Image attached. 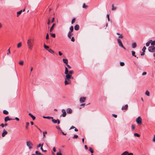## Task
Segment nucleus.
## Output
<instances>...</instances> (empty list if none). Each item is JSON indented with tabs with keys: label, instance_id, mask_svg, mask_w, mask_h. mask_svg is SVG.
<instances>
[{
	"label": "nucleus",
	"instance_id": "3",
	"mask_svg": "<svg viewBox=\"0 0 155 155\" xmlns=\"http://www.w3.org/2000/svg\"><path fill=\"white\" fill-rule=\"evenodd\" d=\"M117 41L119 46L124 49L126 50V48L123 46L122 41L120 38H118L117 39Z\"/></svg>",
	"mask_w": 155,
	"mask_h": 155
},
{
	"label": "nucleus",
	"instance_id": "24",
	"mask_svg": "<svg viewBox=\"0 0 155 155\" xmlns=\"http://www.w3.org/2000/svg\"><path fill=\"white\" fill-rule=\"evenodd\" d=\"M131 52L133 56L136 57L137 58H138V57H136V56L135 55V51H132Z\"/></svg>",
	"mask_w": 155,
	"mask_h": 155
},
{
	"label": "nucleus",
	"instance_id": "25",
	"mask_svg": "<svg viewBox=\"0 0 155 155\" xmlns=\"http://www.w3.org/2000/svg\"><path fill=\"white\" fill-rule=\"evenodd\" d=\"M116 9V7L114 6V5H112V8L111 10L113 11L115 10Z\"/></svg>",
	"mask_w": 155,
	"mask_h": 155
},
{
	"label": "nucleus",
	"instance_id": "54",
	"mask_svg": "<svg viewBox=\"0 0 155 155\" xmlns=\"http://www.w3.org/2000/svg\"><path fill=\"white\" fill-rule=\"evenodd\" d=\"M71 40L73 42H74L75 41V39L73 37H72L71 38Z\"/></svg>",
	"mask_w": 155,
	"mask_h": 155
},
{
	"label": "nucleus",
	"instance_id": "49",
	"mask_svg": "<svg viewBox=\"0 0 155 155\" xmlns=\"http://www.w3.org/2000/svg\"><path fill=\"white\" fill-rule=\"evenodd\" d=\"M51 22L50 20L49 19H48V21L47 22V24L48 25H50L51 24Z\"/></svg>",
	"mask_w": 155,
	"mask_h": 155
},
{
	"label": "nucleus",
	"instance_id": "17",
	"mask_svg": "<svg viewBox=\"0 0 155 155\" xmlns=\"http://www.w3.org/2000/svg\"><path fill=\"white\" fill-rule=\"evenodd\" d=\"M28 115L29 116H30L31 117H32V119L33 120H34L35 119V117L33 115H32V114H31V113H29V114H28Z\"/></svg>",
	"mask_w": 155,
	"mask_h": 155
},
{
	"label": "nucleus",
	"instance_id": "46",
	"mask_svg": "<svg viewBox=\"0 0 155 155\" xmlns=\"http://www.w3.org/2000/svg\"><path fill=\"white\" fill-rule=\"evenodd\" d=\"M46 39H49V36L48 33L46 34Z\"/></svg>",
	"mask_w": 155,
	"mask_h": 155
},
{
	"label": "nucleus",
	"instance_id": "27",
	"mask_svg": "<svg viewBox=\"0 0 155 155\" xmlns=\"http://www.w3.org/2000/svg\"><path fill=\"white\" fill-rule=\"evenodd\" d=\"M3 113L6 115H7L8 114V112L7 110H4L3 111Z\"/></svg>",
	"mask_w": 155,
	"mask_h": 155
},
{
	"label": "nucleus",
	"instance_id": "57",
	"mask_svg": "<svg viewBox=\"0 0 155 155\" xmlns=\"http://www.w3.org/2000/svg\"><path fill=\"white\" fill-rule=\"evenodd\" d=\"M61 131L62 133V134L63 135H67V133H64V132H63L62 130H61Z\"/></svg>",
	"mask_w": 155,
	"mask_h": 155
},
{
	"label": "nucleus",
	"instance_id": "28",
	"mask_svg": "<svg viewBox=\"0 0 155 155\" xmlns=\"http://www.w3.org/2000/svg\"><path fill=\"white\" fill-rule=\"evenodd\" d=\"M48 51L51 53H54V52L51 49H49Z\"/></svg>",
	"mask_w": 155,
	"mask_h": 155
},
{
	"label": "nucleus",
	"instance_id": "62",
	"mask_svg": "<svg viewBox=\"0 0 155 155\" xmlns=\"http://www.w3.org/2000/svg\"><path fill=\"white\" fill-rule=\"evenodd\" d=\"M0 126H1L2 127H4L5 125L3 124H2L0 125Z\"/></svg>",
	"mask_w": 155,
	"mask_h": 155
},
{
	"label": "nucleus",
	"instance_id": "4",
	"mask_svg": "<svg viewBox=\"0 0 155 155\" xmlns=\"http://www.w3.org/2000/svg\"><path fill=\"white\" fill-rule=\"evenodd\" d=\"M148 51L151 52H153L155 51V47L154 46H150L148 47Z\"/></svg>",
	"mask_w": 155,
	"mask_h": 155
},
{
	"label": "nucleus",
	"instance_id": "47",
	"mask_svg": "<svg viewBox=\"0 0 155 155\" xmlns=\"http://www.w3.org/2000/svg\"><path fill=\"white\" fill-rule=\"evenodd\" d=\"M120 64L121 66H123L124 65V63L123 62H120Z\"/></svg>",
	"mask_w": 155,
	"mask_h": 155
},
{
	"label": "nucleus",
	"instance_id": "31",
	"mask_svg": "<svg viewBox=\"0 0 155 155\" xmlns=\"http://www.w3.org/2000/svg\"><path fill=\"white\" fill-rule=\"evenodd\" d=\"M29 125V123L28 122H27L25 123V127L26 128L28 129V126Z\"/></svg>",
	"mask_w": 155,
	"mask_h": 155
},
{
	"label": "nucleus",
	"instance_id": "20",
	"mask_svg": "<svg viewBox=\"0 0 155 155\" xmlns=\"http://www.w3.org/2000/svg\"><path fill=\"white\" fill-rule=\"evenodd\" d=\"M43 118H46V119H53V117H49V116H47V117L43 116Z\"/></svg>",
	"mask_w": 155,
	"mask_h": 155
},
{
	"label": "nucleus",
	"instance_id": "29",
	"mask_svg": "<svg viewBox=\"0 0 155 155\" xmlns=\"http://www.w3.org/2000/svg\"><path fill=\"white\" fill-rule=\"evenodd\" d=\"M151 44L152 45V46H154L155 45V41H151L150 42Z\"/></svg>",
	"mask_w": 155,
	"mask_h": 155
},
{
	"label": "nucleus",
	"instance_id": "10",
	"mask_svg": "<svg viewBox=\"0 0 155 155\" xmlns=\"http://www.w3.org/2000/svg\"><path fill=\"white\" fill-rule=\"evenodd\" d=\"M68 114H71L72 112V110L70 108H68L66 110Z\"/></svg>",
	"mask_w": 155,
	"mask_h": 155
},
{
	"label": "nucleus",
	"instance_id": "45",
	"mask_svg": "<svg viewBox=\"0 0 155 155\" xmlns=\"http://www.w3.org/2000/svg\"><path fill=\"white\" fill-rule=\"evenodd\" d=\"M10 48H9L8 50V52L7 53V54L8 55H9V54H10Z\"/></svg>",
	"mask_w": 155,
	"mask_h": 155
},
{
	"label": "nucleus",
	"instance_id": "7",
	"mask_svg": "<svg viewBox=\"0 0 155 155\" xmlns=\"http://www.w3.org/2000/svg\"><path fill=\"white\" fill-rule=\"evenodd\" d=\"M86 100V98L84 97H81L80 98V101L81 103L84 102Z\"/></svg>",
	"mask_w": 155,
	"mask_h": 155
},
{
	"label": "nucleus",
	"instance_id": "15",
	"mask_svg": "<svg viewBox=\"0 0 155 155\" xmlns=\"http://www.w3.org/2000/svg\"><path fill=\"white\" fill-rule=\"evenodd\" d=\"M64 74L66 75H69V74H68V69L66 67L65 68V71L64 72Z\"/></svg>",
	"mask_w": 155,
	"mask_h": 155
},
{
	"label": "nucleus",
	"instance_id": "59",
	"mask_svg": "<svg viewBox=\"0 0 155 155\" xmlns=\"http://www.w3.org/2000/svg\"><path fill=\"white\" fill-rule=\"evenodd\" d=\"M41 145H42V144H41V143H40L39 144H38V145L37 146V147L38 148L40 147H41Z\"/></svg>",
	"mask_w": 155,
	"mask_h": 155
},
{
	"label": "nucleus",
	"instance_id": "61",
	"mask_svg": "<svg viewBox=\"0 0 155 155\" xmlns=\"http://www.w3.org/2000/svg\"><path fill=\"white\" fill-rule=\"evenodd\" d=\"M66 65L69 69L71 68V67L69 64H68Z\"/></svg>",
	"mask_w": 155,
	"mask_h": 155
},
{
	"label": "nucleus",
	"instance_id": "35",
	"mask_svg": "<svg viewBox=\"0 0 155 155\" xmlns=\"http://www.w3.org/2000/svg\"><path fill=\"white\" fill-rule=\"evenodd\" d=\"M44 48L45 49L47 50H48V49L49 48V47L48 46L45 45V44L44 45Z\"/></svg>",
	"mask_w": 155,
	"mask_h": 155
},
{
	"label": "nucleus",
	"instance_id": "55",
	"mask_svg": "<svg viewBox=\"0 0 155 155\" xmlns=\"http://www.w3.org/2000/svg\"><path fill=\"white\" fill-rule=\"evenodd\" d=\"M147 74V72H144L142 74V75H144Z\"/></svg>",
	"mask_w": 155,
	"mask_h": 155
},
{
	"label": "nucleus",
	"instance_id": "64",
	"mask_svg": "<svg viewBox=\"0 0 155 155\" xmlns=\"http://www.w3.org/2000/svg\"><path fill=\"white\" fill-rule=\"evenodd\" d=\"M128 155H133V154L132 153H129L128 152Z\"/></svg>",
	"mask_w": 155,
	"mask_h": 155
},
{
	"label": "nucleus",
	"instance_id": "42",
	"mask_svg": "<svg viewBox=\"0 0 155 155\" xmlns=\"http://www.w3.org/2000/svg\"><path fill=\"white\" fill-rule=\"evenodd\" d=\"M146 49V47L145 46H144L143 48L142 49V50L143 51V52H145Z\"/></svg>",
	"mask_w": 155,
	"mask_h": 155
},
{
	"label": "nucleus",
	"instance_id": "33",
	"mask_svg": "<svg viewBox=\"0 0 155 155\" xmlns=\"http://www.w3.org/2000/svg\"><path fill=\"white\" fill-rule=\"evenodd\" d=\"M52 119V121L53 123L55 124V123H57V119L56 120L54 119L53 117V119Z\"/></svg>",
	"mask_w": 155,
	"mask_h": 155
},
{
	"label": "nucleus",
	"instance_id": "53",
	"mask_svg": "<svg viewBox=\"0 0 155 155\" xmlns=\"http://www.w3.org/2000/svg\"><path fill=\"white\" fill-rule=\"evenodd\" d=\"M119 38H122L123 37V35L121 34H120L118 37Z\"/></svg>",
	"mask_w": 155,
	"mask_h": 155
},
{
	"label": "nucleus",
	"instance_id": "14",
	"mask_svg": "<svg viewBox=\"0 0 155 155\" xmlns=\"http://www.w3.org/2000/svg\"><path fill=\"white\" fill-rule=\"evenodd\" d=\"M75 30L78 31L79 29V26L78 25H76L74 27Z\"/></svg>",
	"mask_w": 155,
	"mask_h": 155
},
{
	"label": "nucleus",
	"instance_id": "5",
	"mask_svg": "<svg viewBox=\"0 0 155 155\" xmlns=\"http://www.w3.org/2000/svg\"><path fill=\"white\" fill-rule=\"evenodd\" d=\"M26 145L30 149L32 148V146L33 144L30 141H27L26 142Z\"/></svg>",
	"mask_w": 155,
	"mask_h": 155
},
{
	"label": "nucleus",
	"instance_id": "30",
	"mask_svg": "<svg viewBox=\"0 0 155 155\" xmlns=\"http://www.w3.org/2000/svg\"><path fill=\"white\" fill-rule=\"evenodd\" d=\"M43 144H42V145H41V151L44 152H45L47 151V150H43V148H42V147H43Z\"/></svg>",
	"mask_w": 155,
	"mask_h": 155
},
{
	"label": "nucleus",
	"instance_id": "51",
	"mask_svg": "<svg viewBox=\"0 0 155 155\" xmlns=\"http://www.w3.org/2000/svg\"><path fill=\"white\" fill-rule=\"evenodd\" d=\"M75 18H73L72 20V21H71V24H73L74 22H75Z\"/></svg>",
	"mask_w": 155,
	"mask_h": 155
},
{
	"label": "nucleus",
	"instance_id": "48",
	"mask_svg": "<svg viewBox=\"0 0 155 155\" xmlns=\"http://www.w3.org/2000/svg\"><path fill=\"white\" fill-rule=\"evenodd\" d=\"M51 35L53 38H55V34H51Z\"/></svg>",
	"mask_w": 155,
	"mask_h": 155
},
{
	"label": "nucleus",
	"instance_id": "63",
	"mask_svg": "<svg viewBox=\"0 0 155 155\" xmlns=\"http://www.w3.org/2000/svg\"><path fill=\"white\" fill-rule=\"evenodd\" d=\"M57 122L58 124H59L60 123V121L58 119H57Z\"/></svg>",
	"mask_w": 155,
	"mask_h": 155
},
{
	"label": "nucleus",
	"instance_id": "56",
	"mask_svg": "<svg viewBox=\"0 0 155 155\" xmlns=\"http://www.w3.org/2000/svg\"><path fill=\"white\" fill-rule=\"evenodd\" d=\"M131 128L132 130H134L135 128V126L133 124L132 125Z\"/></svg>",
	"mask_w": 155,
	"mask_h": 155
},
{
	"label": "nucleus",
	"instance_id": "26",
	"mask_svg": "<svg viewBox=\"0 0 155 155\" xmlns=\"http://www.w3.org/2000/svg\"><path fill=\"white\" fill-rule=\"evenodd\" d=\"M70 31L69 32H72L74 30V28L73 26H71L70 28Z\"/></svg>",
	"mask_w": 155,
	"mask_h": 155
},
{
	"label": "nucleus",
	"instance_id": "40",
	"mask_svg": "<svg viewBox=\"0 0 155 155\" xmlns=\"http://www.w3.org/2000/svg\"><path fill=\"white\" fill-rule=\"evenodd\" d=\"M73 73H74V71L73 70L70 71L68 72V74H73Z\"/></svg>",
	"mask_w": 155,
	"mask_h": 155
},
{
	"label": "nucleus",
	"instance_id": "38",
	"mask_svg": "<svg viewBox=\"0 0 155 155\" xmlns=\"http://www.w3.org/2000/svg\"><path fill=\"white\" fill-rule=\"evenodd\" d=\"M134 136L137 137H140V135L137 133H134Z\"/></svg>",
	"mask_w": 155,
	"mask_h": 155
},
{
	"label": "nucleus",
	"instance_id": "44",
	"mask_svg": "<svg viewBox=\"0 0 155 155\" xmlns=\"http://www.w3.org/2000/svg\"><path fill=\"white\" fill-rule=\"evenodd\" d=\"M47 134V132L46 131H45L43 132V137L44 138L45 137V134Z\"/></svg>",
	"mask_w": 155,
	"mask_h": 155
},
{
	"label": "nucleus",
	"instance_id": "18",
	"mask_svg": "<svg viewBox=\"0 0 155 155\" xmlns=\"http://www.w3.org/2000/svg\"><path fill=\"white\" fill-rule=\"evenodd\" d=\"M63 61L66 65L68 64V60L66 59L63 58Z\"/></svg>",
	"mask_w": 155,
	"mask_h": 155
},
{
	"label": "nucleus",
	"instance_id": "8",
	"mask_svg": "<svg viewBox=\"0 0 155 155\" xmlns=\"http://www.w3.org/2000/svg\"><path fill=\"white\" fill-rule=\"evenodd\" d=\"M61 111L62 113V114L61 115V116H62L63 117H65L66 114L65 110L64 109H63Z\"/></svg>",
	"mask_w": 155,
	"mask_h": 155
},
{
	"label": "nucleus",
	"instance_id": "6",
	"mask_svg": "<svg viewBox=\"0 0 155 155\" xmlns=\"http://www.w3.org/2000/svg\"><path fill=\"white\" fill-rule=\"evenodd\" d=\"M136 121L138 124H142V119L140 117H139L137 118Z\"/></svg>",
	"mask_w": 155,
	"mask_h": 155
},
{
	"label": "nucleus",
	"instance_id": "16",
	"mask_svg": "<svg viewBox=\"0 0 155 155\" xmlns=\"http://www.w3.org/2000/svg\"><path fill=\"white\" fill-rule=\"evenodd\" d=\"M136 46V44L135 42H134L132 43L131 46L133 48H135Z\"/></svg>",
	"mask_w": 155,
	"mask_h": 155
},
{
	"label": "nucleus",
	"instance_id": "39",
	"mask_svg": "<svg viewBox=\"0 0 155 155\" xmlns=\"http://www.w3.org/2000/svg\"><path fill=\"white\" fill-rule=\"evenodd\" d=\"M87 6L84 3L83 4L82 7L84 8H86L87 7Z\"/></svg>",
	"mask_w": 155,
	"mask_h": 155
},
{
	"label": "nucleus",
	"instance_id": "22",
	"mask_svg": "<svg viewBox=\"0 0 155 155\" xmlns=\"http://www.w3.org/2000/svg\"><path fill=\"white\" fill-rule=\"evenodd\" d=\"M151 41H152V40H150L147 42L146 43V46H148L150 45V43Z\"/></svg>",
	"mask_w": 155,
	"mask_h": 155
},
{
	"label": "nucleus",
	"instance_id": "13",
	"mask_svg": "<svg viewBox=\"0 0 155 155\" xmlns=\"http://www.w3.org/2000/svg\"><path fill=\"white\" fill-rule=\"evenodd\" d=\"M55 25V23L53 24L52 25V26L51 27V28L50 29L49 31H50V32H51L53 31L54 28V26Z\"/></svg>",
	"mask_w": 155,
	"mask_h": 155
},
{
	"label": "nucleus",
	"instance_id": "34",
	"mask_svg": "<svg viewBox=\"0 0 155 155\" xmlns=\"http://www.w3.org/2000/svg\"><path fill=\"white\" fill-rule=\"evenodd\" d=\"M21 46V42H19L17 45V48H20Z\"/></svg>",
	"mask_w": 155,
	"mask_h": 155
},
{
	"label": "nucleus",
	"instance_id": "60",
	"mask_svg": "<svg viewBox=\"0 0 155 155\" xmlns=\"http://www.w3.org/2000/svg\"><path fill=\"white\" fill-rule=\"evenodd\" d=\"M56 155H62V154L60 152H57Z\"/></svg>",
	"mask_w": 155,
	"mask_h": 155
},
{
	"label": "nucleus",
	"instance_id": "52",
	"mask_svg": "<svg viewBox=\"0 0 155 155\" xmlns=\"http://www.w3.org/2000/svg\"><path fill=\"white\" fill-rule=\"evenodd\" d=\"M107 19H108V21H110V19H109V15L108 14H107Z\"/></svg>",
	"mask_w": 155,
	"mask_h": 155
},
{
	"label": "nucleus",
	"instance_id": "12",
	"mask_svg": "<svg viewBox=\"0 0 155 155\" xmlns=\"http://www.w3.org/2000/svg\"><path fill=\"white\" fill-rule=\"evenodd\" d=\"M25 10V9H24L23 10H21L20 11L17 12V16L18 17L19 15H20L21 14V12H22L24 11Z\"/></svg>",
	"mask_w": 155,
	"mask_h": 155
},
{
	"label": "nucleus",
	"instance_id": "43",
	"mask_svg": "<svg viewBox=\"0 0 155 155\" xmlns=\"http://www.w3.org/2000/svg\"><path fill=\"white\" fill-rule=\"evenodd\" d=\"M89 150L90 151V152L92 153H93L94 151L93 149L91 148L90 147L89 149Z\"/></svg>",
	"mask_w": 155,
	"mask_h": 155
},
{
	"label": "nucleus",
	"instance_id": "9",
	"mask_svg": "<svg viewBox=\"0 0 155 155\" xmlns=\"http://www.w3.org/2000/svg\"><path fill=\"white\" fill-rule=\"evenodd\" d=\"M8 134L7 131L5 129L3 130V132L2 134V136L3 137H4Z\"/></svg>",
	"mask_w": 155,
	"mask_h": 155
},
{
	"label": "nucleus",
	"instance_id": "32",
	"mask_svg": "<svg viewBox=\"0 0 155 155\" xmlns=\"http://www.w3.org/2000/svg\"><path fill=\"white\" fill-rule=\"evenodd\" d=\"M128 152L126 151L124 152L121 155H128Z\"/></svg>",
	"mask_w": 155,
	"mask_h": 155
},
{
	"label": "nucleus",
	"instance_id": "23",
	"mask_svg": "<svg viewBox=\"0 0 155 155\" xmlns=\"http://www.w3.org/2000/svg\"><path fill=\"white\" fill-rule=\"evenodd\" d=\"M35 153L37 155H43L42 153L39 152L38 151H36L35 152Z\"/></svg>",
	"mask_w": 155,
	"mask_h": 155
},
{
	"label": "nucleus",
	"instance_id": "1",
	"mask_svg": "<svg viewBox=\"0 0 155 155\" xmlns=\"http://www.w3.org/2000/svg\"><path fill=\"white\" fill-rule=\"evenodd\" d=\"M64 79V83L65 85L71 84V81L70 80V75H66Z\"/></svg>",
	"mask_w": 155,
	"mask_h": 155
},
{
	"label": "nucleus",
	"instance_id": "41",
	"mask_svg": "<svg viewBox=\"0 0 155 155\" xmlns=\"http://www.w3.org/2000/svg\"><path fill=\"white\" fill-rule=\"evenodd\" d=\"M78 136L76 135H74V136L72 138L73 139H77L78 138Z\"/></svg>",
	"mask_w": 155,
	"mask_h": 155
},
{
	"label": "nucleus",
	"instance_id": "50",
	"mask_svg": "<svg viewBox=\"0 0 155 155\" xmlns=\"http://www.w3.org/2000/svg\"><path fill=\"white\" fill-rule=\"evenodd\" d=\"M56 128L58 130H60L61 131V128H60V127H59V126H56Z\"/></svg>",
	"mask_w": 155,
	"mask_h": 155
},
{
	"label": "nucleus",
	"instance_id": "2",
	"mask_svg": "<svg viewBox=\"0 0 155 155\" xmlns=\"http://www.w3.org/2000/svg\"><path fill=\"white\" fill-rule=\"evenodd\" d=\"M34 39H29L28 40L27 43L28 48L30 49H31L34 45Z\"/></svg>",
	"mask_w": 155,
	"mask_h": 155
},
{
	"label": "nucleus",
	"instance_id": "37",
	"mask_svg": "<svg viewBox=\"0 0 155 155\" xmlns=\"http://www.w3.org/2000/svg\"><path fill=\"white\" fill-rule=\"evenodd\" d=\"M145 94L147 95V96H150V92L148 91H146L145 92Z\"/></svg>",
	"mask_w": 155,
	"mask_h": 155
},
{
	"label": "nucleus",
	"instance_id": "19",
	"mask_svg": "<svg viewBox=\"0 0 155 155\" xmlns=\"http://www.w3.org/2000/svg\"><path fill=\"white\" fill-rule=\"evenodd\" d=\"M73 35V34L71 33V32H69L68 34V38H71V36Z\"/></svg>",
	"mask_w": 155,
	"mask_h": 155
},
{
	"label": "nucleus",
	"instance_id": "21",
	"mask_svg": "<svg viewBox=\"0 0 155 155\" xmlns=\"http://www.w3.org/2000/svg\"><path fill=\"white\" fill-rule=\"evenodd\" d=\"M9 120V117L8 116H7L5 118V122Z\"/></svg>",
	"mask_w": 155,
	"mask_h": 155
},
{
	"label": "nucleus",
	"instance_id": "36",
	"mask_svg": "<svg viewBox=\"0 0 155 155\" xmlns=\"http://www.w3.org/2000/svg\"><path fill=\"white\" fill-rule=\"evenodd\" d=\"M24 64V61H20L19 62V64L21 65H23Z\"/></svg>",
	"mask_w": 155,
	"mask_h": 155
},
{
	"label": "nucleus",
	"instance_id": "11",
	"mask_svg": "<svg viewBox=\"0 0 155 155\" xmlns=\"http://www.w3.org/2000/svg\"><path fill=\"white\" fill-rule=\"evenodd\" d=\"M128 106L127 104H126L124 106H123L121 108L122 110H127L128 108Z\"/></svg>",
	"mask_w": 155,
	"mask_h": 155
},
{
	"label": "nucleus",
	"instance_id": "58",
	"mask_svg": "<svg viewBox=\"0 0 155 155\" xmlns=\"http://www.w3.org/2000/svg\"><path fill=\"white\" fill-rule=\"evenodd\" d=\"M14 119L15 120H16L17 121H19V119L18 117H15V118Z\"/></svg>",
	"mask_w": 155,
	"mask_h": 155
}]
</instances>
